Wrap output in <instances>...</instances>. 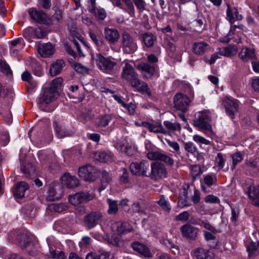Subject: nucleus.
I'll return each mask as SVG.
<instances>
[{
    "label": "nucleus",
    "instance_id": "obj_35",
    "mask_svg": "<svg viewBox=\"0 0 259 259\" xmlns=\"http://www.w3.org/2000/svg\"><path fill=\"white\" fill-rule=\"evenodd\" d=\"M237 53V49L235 46H229L220 49L219 53L226 57H232Z\"/></svg>",
    "mask_w": 259,
    "mask_h": 259
},
{
    "label": "nucleus",
    "instance_id": "obj_53",
    "mask_svg": "<svg viewBox=\"0 0 259 259\" xmlns=\"http://www.w3.org/2000/svg\"><path fill=\"white\" fill-rule=\"evenodd\" d=\"M96 18L101 20H104L106 17V13L105 10L103 8H97L96 9V12L93 13Z\"/></svg>",
    "mask_w": 259,
    "mask_h": 259
},
{
    "label": "nucleus",
    "instance_id": "obj_20",
    "mask_svg": "<svg viewBox=\"0 0 259 259\" xmlns=\"http://www.w3.org/2000/svg\"><path fill=\"white\" fill-rule=\"evenodd\" d=\"M58 96V93L53 92L49 88L44 90L42 95L39 98L38 102L40 104L50 103L54 101Z\"/></svg>",
    "mask_w": 259,
    "mask_h": 259
},
{
    "label": "nucleus",
    "instance_id": "obj_51",
    "mask_svg": "<svg viewBox=\"0 0 259 259\" xmlns=\"http://www.w3.org/2000/svg\"><path fill=\"white\" fill-rule=\"evenodd\" d=\"M67 208V205L62 203L53 204L50 206V209L56 212H61L65 210Z\"/></svg>",
    "mask_w": 259,
    "mask_h": 259
},
{
    "label": "nucleus",
    "instance_id": "obj_4",
    "mask_svg": "<svg viewBox=\"0 0 259 259\" xmlns=\"http://www.w3.org/2000/svg\"><path fill=\"white\" fill-rule=\"evenodd\" d=\"M121 48L124 54H133L138 49L136 39L126 31H124L121 34Z\"/></svg>",
    "mask_w": 259,
    "mask_h": 259
},
{
    "label": "nucleus",
    "instance_id": "obj_18",
    "mask_svg": "<svg viewBox=\"0 0 259 259\" xmlns=\"http://www.w3.org/2000/svg\"><path fill=\"white\" fill-rule=\"evenodd\" d=\"M131 247L134 251L144 257L151 258L152 256V254L150 252L149 248L143 243L138 241H135L131 244Z\"/></svg>",
    "mask_w": 259,
    "mask_h": 259
},
{
    "label": "nucleus",
    "instance_id": "obj_6",
    "mask_svg": "<svg viewBox=\"0 0 259 259\" xmlns=\"http://www.w3.org/2000/svg\"><path fill=\"white\" fill-rule=\"evenodd\" d=\"M167 172L165 166L162 163L156 162L151 165V170L148 171V177L157 181L166 177Z\"/></svg>",
    "mask_w": 259,
    "mask_h": 259
},
{
    "label": "nucleus",
    "instance_id": "obj_59",
    "mask_svg": "<svg viewBox=\"0 0 259 259\" xmlns=\"http://www.w3.org/2000/svg\"><path fill=\"white\" fill-rule=\"evenodd\" d=\"M191 174L194 178L199 176L201 175V167L197 165H194L191 167Z\"/></svg>",
    "mask_w": 259,
    "mask_h": 259
},
{
    "label": "nucleus",
    "instance_id": "obj_34",
    "mask_svg": "<svg viewBox=\"0 0 259 259\" xmlns=\"http://www.w3.org/2000/svg\"><path fill=\"white\" fill-rule=\"evenodd\" d=\"M178 204L179 206L181 208L190 205L188 200V191L186 189H184L180 194Z\"/></svg>",
    "mask_w": 259,
    "mask_h": 259
},
{
    "label": "nucleus",
    "instance_id": "obj_10",
    "mask_svg": "<svg viewBox=\"0 0 259 259\" xmlns=\"http://www.w3.org/2000/svg\"><path fill=\"white\" fill-rule=\"evenodd\" d=\"M147 158L151 160H159L168 166L172 167L174 160L169 155L159 151H151L147 153Z\"/></svg>",
    "mask_w": 259,
    "mask_h": 259
},
{
    "label": "nucleus",
    "instance_id": "obj_28",
    "mask_svg": "<svg viewBox=\"0 0 259 259\" xmlns=\"http://www.w3.org/2000/svg\"><path fill=\"white\" fill-rule=\"evenodd\" d=\"M29 188L28 185L25 182H18L14 190V195L18 198H22L24 196L25 192Z\"/></svg>",
    "mask_w": 259,
    "mask_h": 259
},
{
    "label": "nucleus",
    "instance_id": "obj_41",
    "mask_svg": "<svg viewBox=\"0 0 259 259\" xmlns=\"http://www.w3.org/2000/svg\"><path fill=\"white\" fill-rule=\"evenodd\" d=\"M62 81L63 79L61 77H57L55 78L51 82L49 89L53 92L54 91L58 93V90L61 87Z\"/></svg>",
    "mask_w": 259,
    "mask_h": 259
},
{
    "label": "nucleus",
    "instance_id": "obj_44",
    "mask_svg": "<svg viewBox=\"0 0 259 259\" xmlns=\"http://www.w3.org/2000/svg\"><path fill=\"white\" fill-rule=\"evenodd\" d=\"M89 35L93 41L97 46H102L104 45V40L99 35L96 34L94 32L90 31Z\"/></svg>",
    "mask_w": 259,
    "mask_h": 259
},
{
    "label": "nucleus",
    "instance_id": "obj_3",
    "mask_svg": "<svg viewBox=\"0 0 259 259\" xmlns=\"http://www.w3.org/2000/svg\"><path fill=\"white\" fill-rule=\"evenodd\" d=\"M96 63L99 69L103 72L111 74L117 65L115 60L111 57H105L100 53L96 54Z\"/></svg>",
    "mask_w": 259,
    "mask_h": 259
},
{
    "label": "nucleus",
    "instance_id": "obj_50",
    "mask_svg": "<svg viewBox=\"0 0 259 259\" xmlns=\"http://www.w3.org/2000/svg\"><path fill=\"white\" fill-rule=\"evenodd\" d=\"M184 147L185 150L190 153L194 154L197 152L196 146L191 142L184 143Z\"/></svg>",
    "mask_w": 259,
    "mask_h": 259
},
{
    "label": "nucleus",
    "instance_id": "obj_19",
    "mask_svg": "<svg viewBox=\"0 0 259 259\" xmlns=\"http://www.w3.org/2000/svg\"><path fill=\"white\" fill-rule=\"evenodd\" d=\"M53 124L56 135L59 138L70 136L73 133L71 131L67 129L61 122L54 121Z\"/></svg>",
    "mask_w": 259,
    "mask_h": 259
},
{
    "label": "nucleus",
    "instance_id": "obj_45",
    "mask_svg": "<svg viewBox=\"0 0 259 259\" xmlns=\"http://www.w3.org/2000/svg\"><path fill=\"white\" fill-rule=\"evenodd\" d=\"M111 119L112 117L110 115L105 114L102 115L99 117L98 125L99 126L105 127L109 124Z\"/></svg>",
    "mask_w": 259,
    "mask_h": 259
},
{
    "label": "nucleus",
    "instance_id": "obj_36",
    "mask_svg": "<svg viewBox=\"0 0 259 259\" xmlns=\"http://www.w3.org/2000/svg\"><path fill=\"white\" fill-rule=\"evenodd\" d=\"M107 203L108 205L107 213L110 215L116 214L118 211L117 201L113 200L111 198H108L107 200Z\"/></svg>",
    "mask_w": 259,
    "mask_h": 259
},
{
    "label": "nucleus",
    "instance_id": "obj_32",
    "mask_svg": "<svg viewBox=\"0 0 259 259\" xmlns=\"http://www.w3.org/2000/svg\"><path fill=\"white\" fill-rule=\"evenodd\" d=\"M247 194L253 202L259 200V186L250 185L248 188Z\"/></svg>",
    "mask_w": 259,
    "mask_h": 259
},
{
    "label": "nucleus",
    "instance_id": "obj_40",
    "mask_svg": "<svg viewBox=\"0 0 259 259\" xmlns=\"http://www.w3.org/2000/svg\"><path fill=\"white\" fill-rule=\"evenodd\" d=\"M163 124L167 129L171 132H175L176 131H180L182 129L181 125L179 122H171L169 121H164Z\"/></svg>",
    "mask_w": 259,
    "mask_h": 259
},
{
    "label": "nucleus",
    "instance_id": "obj_2",
    "mask_svg": "<svg viewBox=\"0 0 259 259\" xmlns=\"http://www.w3.org/2000/svg\"><path fill=\"white\" fill-rule=\"evenodd\" d=\"M210 117L207 111H199L195 115L193 124L208 137H212L214 135V133L210 123Z\"/></svg>",
    "mask_w": 259,
    "mask_h": 259
},
{
    "label": "nucleus",
    "instance_id": "obj_31",
    "mask_svg": "<svg viewBox=\"0 0 259 259\" xmlns=\"http://www.w3.org/2000/svg\"><path fill=\"white\" fill-rule=\"evenodd\" d=\"M142 40L147 48L153 46L157 39L156 36L151 32H146L142 36Z\"/></svg>",
    "mask_w": 259,
    "mask_h": 259
},
{
    "label": "nucleus",
    "instance_id": "obj_49",
    "mask_svg": "<svg viewBox=\"0 0 259 259\" xmlns=\"http://www.w3.org/2000/svg\"><path fill=\"white\" fill-rule=\"evenodd\" d=\"M158 204L164 210L169 212L171 209L170 206L168 201L165 199L163 195L160 196V199L158 201Z\"/></svg>",
    "mask_w": 259,
    "mask_h": 259
},
{
    "label": "nucleus",
    "instance_id": "obj_63",
    "mask_svg": "<svg viewBox=\"0 0 259 259\" xmlns=\"http://www.w3.org/2000/svg\"><path fill=\"white\" fill-rule=\"evenodd\" d=\"M53 20H56L58 23H61L62 20V12L60 10H56L54 14L52 16Z\"/></svg>",
    "mask_w": 259,
    "mask_h": 259
},
{
    "label": "nucleus",
    "instance_id": "obj_52",
    "mask_svg": "<svg viewBox=\"0 0 259 259\" xmlns=\"http://www.w3.org/2000/svg\"><path fill=\"white\" fill-rule=\"evenodd\" d=\"M233 160V165L234 168L239 162H241L243 159V155L240 152H237L232 155Z\"/></svg>",
    "mask_w": 259,
    "mask_h": 259
},
{
    "label": "nucleus",
    "instance_id": "obj_22",
    "mask_svg": "<svg viewBox=\"0 0 259 259\" xmlns=\"http://www.w3.org/2000/svg\"><path fill=\"white\" fill-rule=\"evenodd\" d=\"M62 184L69 189L74 188L79 185L78 180L74 176H71L69 173L65 174L61 178Z\"/></svg>",
    "mask_w": 259,
    "mask_h": 259
},
{
    "label": "nucleus",
    "instance_id": "obj_21",
    "mask_svg": "<svg viewBox=\"0 0 259 259\" xmlns=\"http://www.w3.org/2000/svg\"><path fill=\"white\" fill-rule=\"evenodd\" d=\"M104 35L105 39L110 44H115L119 38V32L114 28L106 27L104 29Z\"/></svg>",
    "mask_w": 259,
    "mask_h": 259
},
{
    "label": "nucleus",
    "instance_id": "obj_57",
    "mask_svg": "<svg viewBox=\"0 0 259 259\" xmlns=\"http://www.w3.org/2000/svg\"><path fill=\"white\" fill-rule=\"evenodd\" d=\"M189 216L190 214L187 211H184L177 215L176 217V220L177 221L185 222L189 220Z\"/></svg>",
    "mask_w": 259,
    "mask_h": 259
},
{
    "label": "nucleus",
    "instance_id": "obj_61",
    "mask_svg": "<svg viewBox=\"0 0 259 259\" xmlns=\"http://www.w3.org/2000/svg\"><path fill=\"white\" fill-rule=\"evenodd\" d=\"M215 161L218 163V166L222 168L224 166L225 160L223 155L221 153H219L215 158Z\"/></svg>",
    "mask_w": 259,
    "mask_h": 259
},
{
    "label": "nucleus",
    "instance_id": "obj_43",
    "mask_svg": "<svg viewBox=\"0 0 259 259\" xmlns=\"http://www.w3.org/2000/svg\"><path fill=\"white\" fill-rule=\"evenodd\" d=\"M192 224L200 225L212 233H215L217 232V229L207 221H199V222H193Z\"/></svg>",
    "mask_w": 259,
    "mask_h": 259
},
{
    "label": "nucleus",
    "instance_id": "obj_37",
    "mask_svg": "<svg viewBox=\"0 0 259 259\" xmlns=\"http://www.w3.org/2000/svg\"><path fill=\"white\" fill-rule=\"evenodd\" d=\"M98 160L102 162H110L114 160V156L111 152H102L98 154Z\"/></svg>",
    "mask_w": 259,
    "mask_h": 259
},
{
    "label": "nucleus",
    "instance_id": "obj_26",
    "mask_svg": "<svg viewBox=\"0 0 259 259\" xmlns=\"http://www.w3.org/2000/svg\"><path fill=\"white\" fill-rule=\"evenodd\" d=\"M194 255L196 259H214L212 252L208 249L201 247L195 250Z\"/></svg>",
    "mask_w": 259,
    "mask_h": 259
},
{
    "label": "nucleus",
    "instance_id": "obj_64",
    "mask_svg": "<svg viewBox=\"0 0 259 259\" xmlns=\"http://www.w3.org/2000/svg\"><path fill=\"white\" fill-rule=\"evenodd\" d=\"M136 151L137 150L134 147L127 145L123 153L127 156H131L134 155L136 153Z\"/></svg>",
    "mask_w": 259,
    "mask_h": 259
},
{
    "label": "nucleus",
    "instance_id": "obj_38",
    "mask_svg": "<svg viewBox=\"0 0 259 259\" xmlns=\"http://www.w3.org/2000/svg\"><path fill=\"white\" fill-rule=\"evenodd\" d=\"M203 181L204 184L208 187H211L213 185L217 184V178L214 174H208L204 176Z\"/></svg>",
    "mask_w": 259,
    "mask_h": 259
},
{
    "label": "nucleus",
    "instance_id": "obj_30",
    "mask_svg": "<svg viewBox=\"0 0 259 259\" xmlns=\"http://www.w3.org/2000/svg\"><path fill=\"white\" fill-rule=\"evenodd\" d=\"M143 126L150 132L154 133H162L166 135L167 132L161 124H154L148 122L143 123Z\"/></svg>",
    "mask_w": 259,
    "mask_h": 259
},
{
    "label": "nucleus",
    "instance_id": "obj_29",
    "mask_svg": "<svg viewBox=\"0 0 259 259\" xmlns=\"http://www.w3.org/2000/svg\"><path fill=\"white\" fill-rule=\"evenodd\" d=\"M65 66V62L63 60L59 59L53 63L50 67V73L51 76H55L60 73Z\"/></svg>",
    "mask_w": 259,
    "mask_h": 259
},
{
    "label": "nucleus",
    "instance_id": "obj_47",
    "mask_svg": "<svg viewBox=\"0 0 259 259\" xmlns=\"http://www.w3.org/2000/svg\"><path fill=\"white\" fill-rule=\"evenodd\" d=\"M193 140L194 142L200 145H210L212 144L211 141L198 135H194L193 136Z\"/></svg>",
    "mask_w": 259,
    "mask_h": 259
},
{
    "label": "nucleus",
    "instance_id": "obj_24",
    "mask_svg": "<svg viewBox=\"0 0 259 259\" xmlns=\"http://www.w3.org/2000/svg\"><path fill=\"white\" fill-rule=\"evenodd\" d=\"M112 227L119 235L125 234L133 230L131 226L126 222H117L113 225Z\"/></svg>",
    "mask_w": 259,
    "mask_h": 259
},
{
    "label": "nucleus",
    "instance_id": "obj_27",
    "mask_svg": "<svg viewBox=\"0 0 259 259\" xmlns=\"http://www.w3.org/2000/svg\"><path fill=\"white\" fill-rule=\"evenodd\" d=\"M258 242L249 241L246 243V250L250 259H253L258 254Z\"/></svg>",
    "mask_w": 259,
    "mask_h": 259
},
{
    "label": "nucleus",
    "instance_id": "obj_5",
    "mask_svg": "<svg viewBox=\"0 0 259 259\" xmlns=\"http://www.w3.org/2000/svg\"><path fill=\"white\" fill-rule=\"evenodd\" d=\"M99 174L98 169L90 164L80 166L78 170V176L83 180L89 182L96 180Z\"/></svg>",
    "mask_w": 259,
    "mask_h": 259
},
{
    "label": "nucleus",
    "instance_id": "obj_42",
    "mask_svg": "<svg viewBox=\"0 0 259 259\" xmlns=\"http://www.w3.org/2000/svg\"><path fill=\"white\" fill-rule=\"evenodd\" d=\"M0 72L7 75H12V71L9 64L2 59H0Z\"/></svg>",
    "mask_w": 259,
    "mask_h": 259
},
{
    "label": "nucleus",
    "instance_id": "obj_15",
    "mask_svg": "<svg viewBox=\"0 0 259 259\" xmlns=\"http://www.w3.org/2000/svg\"><path fill=\"white\" fill-rule=\"evenodd\" d=\"M180 231L182 235L185 238L190 239H196L199 232V229L189 224L182 226Z\"/></svg>",
    "mask_w": 259,
    "mask_h": 259
},
{
    "label": "nucleus",
    "instance_id": "obj_60",
    "mask_svg": "<svg viewBox=\"0 0 259 259\" xmlns=\"http://www.w3.org/2000/svg\"><path fill=\"white\" fill-rule=\"evenodd\" d=\"M204 201L206 203H218L220 202L219 198L213 195H209L204 198Z\"/></svg>",
    "mask_w": 259,
    "mask_h": 259
},
{
    "label": "nucleus",
    "instance_id": "obj_12",
    "mask_svg": "<svg viewBox=\"0 0 259 259\" xmlns=\"http://www.w3.org/2000/svg\"><path fill=\"white\" fill-rule=\"evenodd\" d=\"M144 78L150 79L153 76L155 71V66L148 62H142L136 66Z\"/></svg>",
    "mask_w": 259,
    "mask_h": 259
},
{
    "label": "nucleus",
    "instance_id": "obj_9",
    "mask_svg": "<svg viewBox=\"0 0 259 259\" xmlns=\"http://www.w3.org/2000/svg\"><path fill=\"white\" fill-rule=\"evenodd\" d=\"M226 112L231 118H234L235 113L239 110V102L237 100L231 97H225L222 100Z\"/></svg>",
    "mask_w": 259,
    "mask_h": 259
},
{
    "label": "nucleus",
    "instance_id": "obj_13",
    "mask_svg": "<svg viewBox=\"0 0 259 259\" xmlns=\"http://www.w3.org/2000/svg\"><path fill=\"white\" fill-rule=\"evenodd\" d=\"M239 57L244 62H252L257 59L255 50L248 47H243L239 53Z\"/></svg>",
    "mask_w": 259,
    "mask_h": 259
},
{
    "label": "nucleus",
    "instance_id": "obj_17",
    "mask_svg": "<svg viewBox=\"0 0 259 259\" xmlns=\"http://www.w3.org/2000/svg\"><path fill=\"white\" fill-rule=\"evenodd\" d=\"M30 17L38 23L48 24L47 14L42 11H38L36 8H30L28 11Z\"/></svg>",
    "mask_w": 259,
    "mask_h": 259
},
{
    "label": "nucleus",
    "instance_id": "obj_25",
    "mask_svg": "<svg viewBox=\"0 0 259 259\" xmlns=\"http://www.w3.org/2000/svg\"><path fill=\"white\" fill-rule=\"evenodd\" d=\"M62 191L59 185H55L50 187L48 191L47 199L48 200L53 201L60 199L62 196Z\"/></svg>",
    "mask_w": 259,
    "mask_h": 259
},
{
    "label": "nucleus",
    "instance_id": "obj_58",
    "mask_svg": "<svg viewBox=\"0 0 259 259\" xmlns=\"http://www.w3.org/2000/svg\"><path fill=\"white\" fill-rule=\"evenodd\" d=\"M112 180V175L111 173L103 171L102 172V183H105L107 184L109 183Z\"/></svg>",
    "mask_w": 259,
    "mask_h": 259
},
{
    "label": "nucleus",
    "instance_id": "obj_11",
    "mask_svg": "<svg viewBox=\"0 0 259 259\" xmlns=\"http://www.w3.org/2000/svg\"><path fill=\"white\" fill-rule=\"evenodd\" d=\"M191 100L186 95L178 93L175 95L174 98V104L175 107L183 112H186L190 105Z\"/></svg>",
    "mask_w": 259,
    "mask_h": 259
},
{
    "label": "nucleus",
    "instance_id": "obj_56",
    "mask_svg": "<svg viewBox=\"0 0 259 259\" xmlns=\"http://www.w3.org/2000/svg\"><path fill=\"white\" fill-rule=\"evenodd\" d=\"M93 115L91 111L82 113L80 116V120L83 123H85L92 119Z\"/></svg>",
    "mask_w": 259,
    "mask_h": 259
},
{
    "label": "nucleus",
    "instance_id": "obj_62",
    "mask_svg": "<svg viewBox=\"0 0 259 259\" xmlns=\"http://www.w3.org/2000/svg\"><path fill=\"white\" fill-rule=\"evenodd\" d=\"M123 107H124L128 111V113L131 115L134 114L135 112V109H136V105L131 103L128 104H126L124 103V104L123 105Z\"/></svg>",
    "mask_w": 259,
    "mask_h": 259
},
{
    "label": "nucleus",
    "instance_id": "obj_54",
    "mask_svg": "<svg viewBox=\"0 0 259 259\" xmlns=\"http://www.w3.org/2000/svg\"><path fill=\"white\" fill-rule=\"evenodd\" d=\"M125 3L126 6L128 9L127 12L130 14L131 16H134L135 14V9L134 5L131 0H123Z\"/></svg>",
    "mask_w": 259,
    "mask_h": 259
},
{
    "label": "nucleus",
    "instance_id": "obj_39",
    "mask_svg": "<svg viewBox=\"0 0 259 259\" xmlns=\"http://www.w3.org/2000/svg\"><path fill=\"white\" fill-rule=\"evenodd\" d=\"M79 193L81 203H86L95 198V194L93 193L88 191H82Z\"/></svg>",
    "mask_w": 259,
    "mask_h": 259
},
{
    "label": "nucleus",
    "instance_id": "obj_33",
    "mask_svg": "<svg viewBox=\"0 0 259 259\" xmlns=\"http://www.w3.org/2000/svg\"><path fill=\"white\" fill-rule=\"evenodd\" d=\"M86 259H111V257L109 252L105 250H100L98 254L92 252L89 253L86 256Z\"/></svg>",
    "mask_w": 259,
    "mask_h": 259
},
{
    "label": "nucleus",
    "instance_id": "obj_16",
    "mask_svg": "<svg viewBox=\"0 0 259 259\" xmlns=\"http://www.w3.org/2000/svg\"><path fill=\"white\" fill-rule=\"evenodd\" d=\"M210 46L204 41L194 42L192 44V51L196 55L201 56L210 50Z\"/></svg>",
    "mask_w": 259,
    "mask_h": 259
},
{
    "label": "nucleus",
    "instance_id": "obj_1",
    "mask_svg": "<svg viewBox=\"0 0 259 259\" xmlns=\"http://www.w3.org/2000/svg\"><path fill=\"white\" fill-rule=\"evenodd\" d=\"M122 79L129 82L132 87L140 92L151 95V91L146 83L140 79L138 74L132 65L126 63L122 68L121 73Z\"/></svg>",
    "mask_w": 259,
    "mask_h": 259
},
{
    "label": "nucleus",
    "instance_id": "obj_8",
    "mask_svg": "<svg viewBox=\"0 0 259 259\" xmlns=\"http://www.w3.org/2000/svg\"><path fill=\"white\" fill-rule=\"evenodd\" d=\"M150 164L147 160H142L140 162H132L130 166L131 173L138 176L148 177Z\"/></svg>",
    "mask_w": 259,
    "mask_h": 259
},
{
    "label": "nucleus",
    "instance_id": "obj_48",
    "mask_svg": "<svg viewBox=\"0 0 259 259\" xmlns=\"http://www.w3.org/2000/svg\"><path fill=\"white\" fill-rule=\"evenodd\" d=\"M68 201L73 205L81 204L80 193H77L73 195L68 196Z\"/></svg>",
    "mask_w": 259,
    "mask_h": 259
},
{
    "label": "nucleus",
    "instance_id": "obj_7",
    "mask_svg": "<svg viewBox=\"0 0 259 259\" xmlns=\"http://www.w3.org/2000/svg\"><path fill=\"white\" fill-rule=\"evenodd\" d=\"M103 220V214L99 211H93L87 214L83 218L84 226L88 229L95 227Z\"/></svg>",
    "mask_w": 259,
    "mask_h": 259
},
{
    "label": "nucleus",
    "instance_id": "obj_55",
    "mask_svg": "<svg viewBox=\"0 0 259 259\" xmlns=\"http://www.w3.org/2000/svg\"><path fill=\"white\" fill-rule=\"evenodd\" d=\"M165 141H166L167 144H168V145L170 147L172 148L175 152L178 153L180 151V147L179 144L177 142H176L175 141H171V140H170L169 139H165Z\"/></svg>",
    "mask_w": 259,
    "mask_h": 259
},
{
    "label": "nucleus",
    "instance_id": "obj_14",
    "mask_svg": "<svg viewBox=\"0 0 259 259\" xmlns=\"http://www.w3.org/2000/svg\"><path fill=\"white\" fill-rule=\"evenodd\" d=\"M243 18V16L239 13L237 8L232 7L229 3L227 4L226 17L227 20L233 24L236 21H241Z\"/></svg>",
    "mask_w": 259,
    "mask_h": 259
},
{
    "label": "nucleus",
    "instance_id": "obj_46",
    "mask_svg": "<svg viewBox=\"0 0 259 259\" xmlns=\"http://www.w3.org/2000/svg\"><path fill=\"white\" fill-rule=\"evenodd\" d=\"M132 2L136 6L139 13H142L146 10L147 4L145 0H132Z\"/></svg>",
    "mask_w": 259,
    "mask_h": 259
},
{
    "label": "nucleus",
    "instance_id": "obj_23",
    "mask_svg": "<svg viewBox=\"0 0 259 259\" xmlns=\"http://www.w3.org/2000/svg\"><path fill=\"white\" fill-rule=\"evenodd\" d=\"M37 50L38 53L43 57L52 55L55 51L54 47L50 42L38 45Z\"/></svg>",
    "mask_w": 259,
    "mask_h": 259
}]
</instances>
